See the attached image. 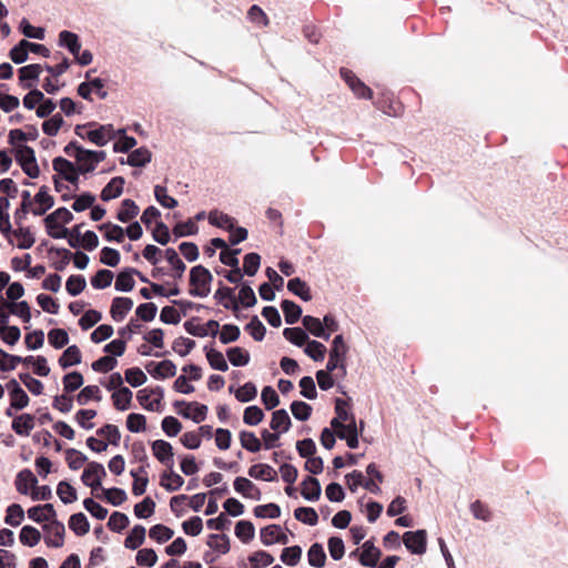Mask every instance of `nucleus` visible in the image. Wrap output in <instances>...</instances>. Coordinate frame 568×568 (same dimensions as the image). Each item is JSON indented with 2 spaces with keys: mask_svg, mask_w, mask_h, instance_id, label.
Segmentation results:
<instances>
[{
  "mask_svg": "<svg viewBox=\"0 0 568 568\" xmlns=\"http://www.w3.org/2000/svg\"><path fill=\"white\" fill-rule=\"evenodd\" d=\"M58 44L65 48L73 57H78L81 50V42L77 33L63 30L59 33Z\"/></svg>",
  "mask_w": 568,
  "mask_h": 568,
  "instance_id": "nucleus-21",
  "label": "nucleus"
},
{
  "mask_svg": "<svg viewBox=\"0 0 568 568\" xmlns=\"http://www.w3.org/2000/svg\"><path fill=\"white\" fill-rule=\"evenodd\" d=\"M24 518V511L21 505L11 504L7 508L4 523L12 527H18Z\"/></svg>",
  "mask_w": 568,
  "mask_h": 568,
  "instance_id": "nucleus-53",
  "label": "nucleus"
},
{
  "mask_svg": "<svg viewBox=\"0 0 568 568\" xmlns=\"http://www.w3.org/2000/svg\"><path fill=\"white\" fill-rule=\"evenodd\" d=\"M101 398V392L97 385H88L77 395V402L81 406L87 405L91 399L99 402Z\"/></svg>",
  "mask_w": 568,
  "mask_h": 568,
  "instance_id": "nucleus-61",
  "label": "nucleus"
},
{
  "mask_svg": "<svg viewBox=\"0 0 568 568\" xmlns=\"http://www.w3.org/2000/svg\"><path fill=\"white\" fill-rule=\"evenodd\" d=\"M113 277L112 271L101 268L91 277V285L95 290H104L111 285Z\"/></svg>",
  "mask_w": 568,
  "mask_h": 568,
  "instance_id": "nucleus-48",
  "label": "nucleus"
},
{
  "mask_svg": "<svg viewBox=\"0 0 568 568\" xmlns=\"http://www.w3.org/2000/svg\"><path fill=\"white\" fill-rule=\"evenodd\" d=\"M303 498L307 501H316L320 499L322 494V488L320 480L316 477L307 476L302 481V491Z\"/></svg>",
  "mask_w": 568,
  "mask_h": 568,
  "instance_id": "nucleus-18",
  "label": "nucleus"
},
{
  "mask_svg": "<svg viewBox=\"0 0 568 568\" xmlns=\"http://www.w3.org/2000/svg\"><path fill=\"white\" fill-rule=\"evenodd\" d=\"M106 476L104 466L98 462H89L81 475V481L92 488L102 489V479Z\"/></svg>",
  "mask_w": 568,
  "mask_h": 568,
  "instance_id": "nucleus-5",
  "label": "nucleus"
},
{
  "mask_svg": "<svg viewBox=\"0 0 568 568\" xmlns=\"http://www.w3.org/2000/svg\"><path fill=\"white\" fill-rule=\"evenodd\" d=\"M290 408H291V412H292L294 418H296L297 420H301V422L307 420L311 417L312 410H313V408L310 404H307L306 402H302V400L292 402Z\"/></svg>",
  "mask_w": 568,
  "mask_h": 568,
  "instance_id": "nucleus-63",
  "label": "nucleus"
},
{
  "mask_svg": "<svg viewBox=\"0 0 568 568\" xmlns=\"http://www.w3.org/2000/svg\"><path fill=\"white\" fill-rule=\"evenodd\" d=\"M248 476L265 481H276L277 473L276 470L267 465V464H255L248 468Z\"/></svg>",
  "mask_w": 568,
  "mask_h": 568,
  "instance_id": "nucleus-22",
  "label": "nucleus"
},
{
  "mask_svg": "<svg viewBox=\"0 0 568 568\" xmlns=\"http://www.w3.org/2000/svg\"><path fill=\"white\" fill-rule=\"evenodd\" d=\"M87 286V281L83 275H70L65 282V290L71 296H78L83 292Z\"/></svg>",
  "mask_w": 568,
  "mask_h": 568,
  "instance_id": "nucleus-52",
  "label": "nucleus"
},
{
  "mask_svg": "<svg viewBox=\"0 0 568 568\" xmlns=\"http://www.w3.org/2000/svg\"><path fill=\"white\" fill-rule=\"evenodd\" d=\"M155 503L151 497H145L142 501L134 505V515L139 519H146L154 514Z\"/></svg>",
  "mask_w": 568,
  "mask_h": 568,
  "instance_id": "nucleus-58",
  "label": "nucleus"
},
{
  "mask_svg": "<svg viewBox=\"0 0 568 568\" xmlns=\"http://www.w3.org/2000/svg\"><path fill=\"white\" fill-rule=\"evenodd\" d=\"M146 372L155 379H165L175 376L176 366L170 359H163L161 362H149L145 365Z\"/></svg>",
  "mask_w": 568,
  "mask_h": 568,
  "instance_id": "nucleus-9",
  "label": "nucleus"
},
{
  "mask_svg": "<svg viewBox=\"0 0 568 568\" xmlns=\"http://www.w3.org/2000/svg\"><path fill=\"white\" fill-rule=\"evenodd\" d=\"M235 536L244 544H248L255 536V527L250 520H240L235 525Z\"/></svg>",
  "mask_w": 568,
  "mask_h": 568,
  "instance_id": "nucleus-47",
  "label": "nucleus"
},
{
  "mask_svg": "<svg viewBox=\"0 0 568 568\" xmlns=\"http://www.w3.org/2000/svg\"><path fill=\"white\" fill-rule=\"evenodd\" d=\"M48 341L52 347L60 349L69 343V334L64 328H52L48 333Z\"/></svg>",
  "mask_w": 568,
  "mask_h": 568,
  "instance_id": "nucleus-60",
  "label": "nucleus"
},
{
  "mask_svg": "<svg viewBox=\"0 0 568 568\" xmlns=\"http://www.w3.org/2000/svg\"><path fill=\"white\" fill-rule=\"evenodd\" d=\"M139 214V206L131 199L122 201L121 209L118 211L116 219L122 223H128Z\"/></svg>",
  "mask_w": 568,
  "mask_h": 568,
  "instance_id": "nucleus-44",
  "label": "nucleus"
},
{
  "mask_svg": "<svg viewBox=\"0 0 568 568\" xmlns=\"http://www.w3.org/2000/svg\"><path fill=\"white\" fill-rule=\"evenodd\" d=\"M362 555L359 558L361 565L365 567H376L381 556L382 551L375 547L373 540H366L362 546Z\"/></svg>",
  "mask_w": 568,
  "mask_h": 568,
  "instance_id": "nucleus-16",
  "label": "nucleus"
},
{
  "mask_svg": "<svg viewBox=\"0 0 568 568\" xmlns=\"http://www.w3.org/2000/svg\"><path fill=\"white\" fill-rule=\"evenodd\" d=\"M12 235L21 239V241L18 243V247L20 250H28L32 247L36 242V239L30 229L22 226V223L18 225V229L12 232Z\"/></svg>",
  "mask_w": 568,
  "mask_h": 568,
  "instance_id": "nucleus-59",
  "label": "nucleus"
},
{
  "mask_svg": "<svg viewBox=\"0 0 568 568\" xmlns=\"http://www.w3.org/2000/svg\"><path fill=\"white\" fill-rule=\"evenodd\" d=\"M82 361V354L77 345L68 346L62 355L59 357L58 363L62 369H67L70 366L78 365Z\"/></svg>",
  "mask_w": 568,
  "mask_h": 568,
  "instance_id": "nucleus-26",
  "label": "nucleus"
},
{
  "mask_svg": "<svg viewBox=\"0 0 568 568\" xmlns=\"http://www.w3.org/2000/svg\"><path fill=\"white\" fill-rule=\"evenodd\" d=\"M57 495L63 504H72L78 499L75 488L65 480H61L58 484Z\"/></svg>",
  "mask_w": 568,
  "mask_h": 568,
  "instance_id": "nucleus-56",
  "label": "nucleus"
},
{
  "mask_svg": "<svg viewBox=\"0 0 568 568\" xmlns=\"http://www.w3.org/2000/svg\"><path fill=\"white\" fill-rule=\"evenodd\" d=\"M100 231H105L104 239L108 242L122 243L124 241V229L111 222L102 223L99 225Z\"/></svg>",
  "mask_w": 568,
  "mask_h": 568,
  "instance_id": "nucleus-42",
  "label": "nucleus"
},
{
  "mask_svg": "<svg viewBox=\"0 0 568 568\" xmlns=\"http://www.w3.org/2000/svg\"><path fill=\"white\" fill-rule=\"evenodd\" d=\"M254 516L257 518L276 519L281 516V508L275 503L258 505L253 509Z\"/></svg>",
  "mask_w": 568,
  "mask_h": 568,
  "instance_id": "nucleus-55",
  "label": "nucleus"
},
{
  "mask_svg": "<svg viewBox=\"0 0 568 568\" xmlns=\"http://www.w3.org/2000/svg\"><path fill=\"white\" fill-rule=\"evenodd\" d=\"M405 547L415 555H423L427 548V532L425 529L406 531L403 536Z\"/></svg>",
  "mask_w": 568,
  "mask_h": 568,
  "instance_id": "nucleus-6",
  "label": "nucleus"
},
{
  "mask_svg": "<svg viewBox=\"0 0 568 568\" xmlns=\"http://www.w3.org/2000/svg\"><path fill=\"white\" fill-rule=\"evenodd\" d=\"M34 427V416L28 413L21 414L13 418L11 428L20 436H29Z\"/></svg>",
  "mask_w": 568,
  "mask_h": 568,
  "instance_id": "nucleus-25",
  "label": "nucleus"
},
{
  "mask_svg": "<svg viewBox=\"0 0 568 568\" xmlns=\"http://www.w3.org/2000/svg\"><path fill=\"white\" fill-rule=\"evenodd\" d=\"M348 347L345 344L344 337L342 334L336 335L333 338L329 354H328V361L326 363V368L328 372H334L336 369L343 371V376H346V354H347Z\"/></svg>",
  "mask_w": 568,
  "mask_h": 568,
  "instance_id": "nucleus-2",
  "label": "nucleus"
},
{
  "mask_svg": "<svg viewBox=\"0 0 568 568\" xmlns=\"http://www.w3.org/2000/svg\"><path fill=\"white\" fill-rule=\"evenodd\" d=\"M19 539L22 545L34 547L41 540V534L36 527L26 525L20 530Z\"/></svg>",
  "mask_w": 568,
  "mask_h": 568,
  "instance_id": "nucleus-45",
  "label": "nucleus"
},
{
  "mask_svg": "<svg viewBox=\"0 0 568 568\" xmlns=\"http://www.w3.org/2000/svg\"><path fill=\"white\" fill-rule=\"evenodd\" d=\"M242 448L250 453H257L262 449V442L253 432L241 430L239 434Z\"/></svg>",
  "mask_w": 568,
  "mask_h": 568,
  "instance_id": "nucleus-41",
  "label": "nucleus"
},
{
  "mask_svg": "<svg viewBox=\"0 0 568 568\" xmlns=\"http://www.w3.org/2000/svg\"><path fill=\"white\" fill-rule=\"evenodd\" d=\"M87 152H90V150L83 149L79 150V153H74L77 171H80L81 174H87L94 171L98 165L93 158L88 156Z\"/></svg>",
  "mask_w": 568,
  "mask_h": 568,
  "instance_id": "nucleus-36",
  "label": "nucleus"
},
{
  "mask_svg": "<svg viewBox=\"0 0 568 568\" xmlns=\"http://www.w3.org/2000/svg\"><path fill=\"white\" fill-rule=\"evenodd\" d=\"M34 202L39 204L38 207L31 210L36 216L45 214L54 205V199L48 193V187L42 185L39 192L34 195Z\"/></svg>",
  "mask_w": 568,
  "mask_h": 568,
  "instance_id": "nucleus-19",
  "label": "nucleus"
},
{
  "mask_svg": "<svg viewBox=\"0 0 568 568\" xmlns=\"http://www.w3.org/2000/svg\"><path fill=\"white\" fill-rule=\"evenodd\" d=\"M302 324L305 327V331L310 332L315 337L323 338L325 341L329 339L331 334L325 329L324 324L320 318L312 315H305L302 317Z\"/></svg>",
  "mask_w": 568,
  "mask_h": 568,
  "instance_id": "nucleus-17",
  "label": "nucleus"
},
{
  "mask_svg": "<svg viewBox=\"0 0 568 568\" xmlns=\"http://www.w3.org/2000/svg\"><path fill=\"white\" fill-rule=\"evenodd\" d=\"M73 220V214L64 206L58 207L52 213L48 214L43 219L47 234L50 236V232H54L58 221L63 224H69Z\"/></svg>",
  "mask_w": 568,
  "mask_h": 568,
  "instance_id": "nucleus-12",
  "label": "nucleus"
},
{
  "mask_svg": "<svg viewBox=\"0 0 568 568\" xmlns=\"http://www.w3.org/2000/svg\"><path fill=\"white\" fill-rule=\"evenodd\" d=\"M145 527L135 525L124 540V547L131 550L138 549L145 540Z\"/></svg>",
  "mask_w": 568,
  "mask_h": 568,
  "instance_id": "nucleus-32",
  "label": "nucleus"
},
{
  "mask_svg": "<svg viewBox=\"0 0 568 568\" xmlns=\"http://www.w3.org/2000/svg\"><path fill=\"white\" fill-rule=\"evenodd\" d=\"M193 408L194 413L191 414L187 409L179 410V414L183 418L192 419L195 424H200L205 420L209 412V407L205 404H200L197 402H192L189 404V408Z\"/></svg>",
  "mask_w": 568,
  "mask_h": 568,
  "instance_id": "nucleus-34",
  "label": "nucleus"
},
{
  "mask_svg": "<svg viewBox=\"0 0 568 568\" xmlns=\"http://www.w3.org/2000/svg\"><path fill=\"white\" fill-rule=\"evenodd\" d=\"M176 239L195 235L199 232V226L193 219H189L184 222H179L172 230Z\"/></svg>",
  "mask_w": 568,
  "mask_h": 568,
  "instance_id": "nucleus-49",
  "label": "nucleus"
},
{
  "mask_svg": "<svg viewBox=\"0 0 568 568\" xmlns=\"http://www.w3.org/2000/svg\"><path fill=\"white\" fill-rule=\"evenodd\" d=\"M164 253L166 261L173 268V273L171 274L172 277L181 278L186 268L185 263L180 258L178 252L172 247L166 248Z\"/></svg>",
  "mask_w": 568,
  "mask_h": 568,
  "instance_id": "nucleus-39",
  "label": "nucleus"
},
{
  "mask_svg": "<svg viewBox=\"0 0 568 568\" xmlns=\"http://www.w3.org/2000/svg\"><path fill=\"white\" fill-rule=\"evenodd\" d=\"M342 79L347 83L353 93L359 99H371L372 90L368 88L361 79L356 77V74L346 69L341 68L339 70Z\"/></svg>",
  "mask_w": 568,
  "mask_h": 568,
  "instance_id": "nucleus-8",
  "label": "nucleus"
},
{
  "mask_svg": "<svg viewBox=\"0 0 568 568\" xmlns=\"http://www.w3.org/2000/svg\"><path fill=\"white\" fill-rule=\"evenodd\" d=\"M160 484L166 491H176L183 486L184 479L171 468L161 475Z\"/></svg>",
  "mask_w": 568,
  "mask_h": 568,
  "instance_id": "nucleus-38",
  "label": "nucleus"
},
{
  "mask_svg": "<svg viewBox=\"0 0 568 568\" xmlns=\"http://www.w3.org/2000/svg\"><path fill=\"white\" fill-rule=\"evenodd\" d=\"M226 356L230 363L235 367L246 366L251 359L250 353L239 346L227 348Z\"/></svg>",
  "mask_w": 568,
  "mask_h": 568,
  "instance_id": "nucleus-37",
  "label": "nucleus"
},
{
  "mask_svg": "<svg viewBox=\"0 0 568 568\" xmlns=\"http://www.w3.org/2000/svg\"><path fill=\"white\" fill-rule=\"evenodd\" d=\"M135 286V281L133 278L132 267H125L121 272L118 273L114 288L118 292L128 293L131 292Z\"/></svg>",
  "mask_w": 568,
  "mask_h": 568,
  "instance_id": "nucleus-28",
  "label": "nucleus"
},
{
  "mask_svg": "<svg viewBox=\"0 0 568 568\" xmlns=\"http://www.w3.org/2000/svg\"><path fill=\"white\" fill-rule=\"evenodd\" d=\"M209 222L213 226L224 229L227 231L234 229L235 219L230 216L229 214L214 210L209 213Z\"/></svg>",
  "mask_w": 568,
  "mask_h": 568,
  "instance_id": "nucleus-40",
  "label": "nucleus"
},
{
  "mask_svg": "<svg viewBox=\"0 0 568 568\" xmlns=\"http://www.w3.org/2000/svg\"><path fill=\"white\" fill-rule=\"evenodd\" d=\"M206 545L214 551L225 555L230 551V538L225 534H211Z\"/></svg>",
  "mask_w": 568,
  "mask_h": 568,
  "instance_id": "nucleus-35",
  "label": "nucleus"
},
{
  "mask_svg": "<svg viewBox=\"0 0 568 568\" xmlns=\"http://www.w3.org/2000/svg\"><path fill=\"white\" fill-rule=\"evenodd\" d=\"M62 383L67 393H73L83 385V376L80 372L73 371L63 376Z\"/></svg>",
  "mask_w": 568,
  "mask_h": 568,
  "instance_id": "nucleus-62",
  "label": "nucleus"
},
{
  "mask_svg": "<svg viewBox=\"0 0 568 568\" xmlns=\"http://www.w3.org/2000/svg\"><path fill=\"white\" fill-rule=\"evenodd\" d=\"M132 298L125 296H116L112 300L110 315L113 321L122 322L126 314L132 310Z\"/></svg>",
  "mask_w": 568,
  "mask_h": 568,
  "instance_id": "nucleus-14",
  "label": "nucleus"
},
{
  "mask_svg": "<svg viewBox=\"0 0 568 568\" xmlns=\"http://www.w3.org/2000/svg\"><path fill=\"white\" fill-rule=\"evenodd\" d=\"M233 487L236 493L245 498L253 500H261L262 498L261 489L245 477H236L233 481Z\"/></svg>",
  "mask_w": 568,
  "mask_h": 568,
  "instance_id": "nucleus-13",
  "label": "nucleus"
},
{
  "mask_svg": "<svg viewBox=\"0 0 568 568\" xmlns=\"http://www.w3.org/2000/svg\"><path fill=\"white\" fill-rule=\"evenodd\" d=\"M43 70V67L39 63L28 64L18 70L19 82L22 89H33L34 82L39 80V77Z\"/></svg>",
  "mask_w": 568,
  "mask_h": 568,
  "instance_id": "nucleus-11",
  "label": "nucleus"
},
{
  "mask_svg": "<svg viewBox=\"0 0 568 568\" xmlns=\"http://www.w3.org/2000/svg\"><path fill=\"white\" fill-rule=\"evenodd\" d=\"M291 426V417L286 409L281 408L273 412L272 419L270 423V427L272 430L285 434L290 430Z\"/></svg>",
  "mask_w": 568,
  "mask_h": 568,
  "instance_id": "nucleus-23",
  "label": "nucleus"
},
{
  "mask_svg": "<svg viewBox=\"0 0 568 568\" xmlns=\"http://www.w3.org/2000/svg\"><path fill=\"white\" fill-rule=\"evenodd\" d=\"M14 484L20 494L28 495L29 488L36 487L38 479L30 469L24 468L18 473Z\"/></svg>",
  "mask_w": 568,
  "mask_h": 568,
  "instance_id": "nucleus-24",
  "label": "nucleus"
},
{
  "mask_svg": "<svg viewBox=\"0 0 568 568\" xmlns=\"http://www.w3.org/2000/svg\"><path fill=\"white\" fill-rule=\"evenodd\" d=\"M163 398L164 388L162 386L142 388L136 393L139 404L149 412L161 413L163 410L161 405Z\"/></svg>",
  "mask_w": 568,
  "mask_h": 568,
  "instance_id": "nucleus-4",
  "label": "nucleus"
},
{
  "mask_svg": "<svg viewBox=\"0 0 568 568\" xmlns=\"http://www.w3.org/2000/svg\"><path fill=\"white\" fill-rule=\"evenodd\" d=\"M287 290L304 302L312 300L310 286L300 277H293L287 282Z\"/></svg>",
  "mask_w": 568,
  "mask_h": 568,
  "instance_id": "nucleus-29",
  "label": "nucleus"
},
{
  "mask_svg": "<svg viewBox=\"0 0 568 568\" xmlns=\"http://www.w3.org/2000/svg\"><path fill=\"white\" fill-rule=\"evenodd\" d=\"M281 308L286 324L293 325L302 317V307L291 300H283Z\"/></svg>",
  "mask_w": 568,
  "mask_h": 568,
  "instance_id": "nucleus-31",
  "label": "nucleus"
},
{
  "mask_svg": "<svg viewBox=\"0 0 568 568\" xmlns=\"http://www.w3.org/2000/svg\"><path fill=\"white\" fill-rule=\"evenodd\" d=\"M14 156L24 174L30 179H37L39 176L40 169L37 163L36 152L31 146L27 144L18 145Z\"/></svg>",
  "mask_w": 568,
  "mask_h": 568,
  "instance_id": "nucleus-3",
  "label": "nucleus"
},
{
  "mask_svg": "<svg viewBox=\"0 0 568 568\" xmlns=\"http://www.w3.org/2000/svg\"><path fill=\"white\" fill-rule=\"evenodd\" d=\"M307 560L310 566L322 568L326 561V554L324 547L320 542L313 544L307 551Z\"/></svg>",
  "mask_w": 568,
  "mask_h": 568,
  "instance_id": "nucleus-43",
  "label": "nucleus"
},
{
  "mask_svg": "<svg viewBox=\"0 0 568 568\" xmlns=\"http://www.w3.org/2000/svg\"><path fill=\"white\" fill-rule=\"evenodd\" d=\"M43 531L48 535L44 542L48 547L60 548L64 544V525L59 520H51L42 526Z\"/></svg>",
  "mask_w": 568,
  "mask_h": 568,
  "instance_id": "nucleus-7",
  "label": "nucleus"
},
{
  "mask_svg": "<svg viewBox=\"0 0 568 568\" xmlns=\"http://www.w3.org/2000/svg\"><path fill=\"white\" fill-rule=\"evenodd\" d=\"M153 456L169 469L174 465V453L172 445L164 439H156L152 443Z\"/></svg>",
  "mask_w": 568,
  "mask_h": 568,
  "instance_id": "nucleus-10",
  "label": "nucleus"
},
{
  "mask_svg": "<svg viewBox=\"0 0 568 568\" xmlns=\"http://www.w3.org/2000/svg\"><path fill=\"white\" fill-rule=\"evenodd\" d=\"M203 351L205 353V357H206L211 368H213L215 371H220V372H226L229 369L227 362H226L224 355L222 354V352H220L213 347H210L207 345H205L203 347Z\"/></svg>",
  "mask_w": 568,
  "mask_h": 568,
  "instance_id": "nucleus-27",
  "label": "nucleus"
},
{
  "mask_svg": "<svg viewBox=\"0 0 568 568\" xmlns=\"http://www.w3.org/2000/svg\"><path fill=\"white\" fill-rule=\"evenodd\" d=\"M113 405L118 410L124 412L130 408L133 393L129 387H120L112 394Z\"/></svg>",
  "mask_w": 568,
  "mask_h": 568,
  "instance_id": "nucleus-30",
  "label": "nucleus"
},
{
  "mask_svg": "<svg viewBox=\"0 0 568 568\" xmlns=\"http://www.w3.org/2000/svg\"><path fill=\"white\" fill-rule=\"evenodd\" d=\"M152 153L144 146L133 150L126 159L121 158V164H128L134 168L145 166L151 162Z\"/></svg>",
  "mask_w": 568,
  "mask_h": 568,
  "instance_id": "nucleus-15",
  "label": "nucleus"
},
{
  "mask_svg": "<svg viewBox=\"0 0 568 568\" xmlns=\"http://www.w3.org/2000/svg\"><path fill=\"white\" fill-rule=\"evenodd\" d=\"M173 529L162 524H156L152 526L149 530L150 538L154 539L159 544L166 542L173 537Z\"/></svg>",
  "mask_w": 568,
  "mask_h": 568,
  "instance_id": "nucleus-50",
  "label": "nucleus"
},
{
  "mask_svg": "<svg viewBox=\"0 0 568 568\" xmlns=\"http://www.w3.org/2000/svg\"><path fill=\"white\" fill-rule=\"evenodd\" d=\"M65 460L71 470H78L88 462V457L75 448H68L65 450Z\"/></svg>",
  "mask_w": 568,
  "mask_h": 568,
  "instance_id": "nucleus-57",
  "label": "nucleus"
},
{
  "mask_svg": "<svg viewBox=\"0 0 568 568\" xmlns=\"http://www.w3.org/2000/svg\"><path fill=\"white\" fill-rule=\"evenodd\" d=\"M212 273L203 265H195L190 270L189 294L193 297H206L211 293Z\"/></svg>",
  "mask_w": 568,
  "mask_h": 568,
  "instance_id": "nucleus-1",
  "label": "nucleus"
},
{
  "mask_svg": "<svg viewBox=\"0 0 568 568\" xmlns=\"http://www.w3.org/2000/svg\"><path fill=\"white\" fill-rule=\"evenodd\" d=\"M283 336L297 347H302L308 342V334L301 327H286L283 331Z\"/></svg>",
  "mask_w": 568,
  "mask_h": 568,
  "instance_id": "nucleus-46",
  "label": "nucleus"
},
{
  "mask_svg": "<svg viewBox=\"0 0 568 568\" xmlns=\"http://www.w3.org/2000/svg\"><path fill=\"white\" fill-rule=\"evenodd\" d=\"M294 517L308 526H315L318 523V515L312 507H298L294 510Z\"/></svg>",
  "mask_w": 568,
  "mask_h": 568,
  "instance_id": "nucleus-54",
  "label": "nucleus"
},
{
  "mask_svg": "<svg viewBox=\"0 0 568 568\" xmlns=\"http://www.w3.org/2000/svg\"><path fill=\"white\" fill-rule=\"evenodd\" d=\"M102 491L105 500L114 507L121 506L128 499V495L123 488H102Z\"/></svg>",
  "mask_w": 568,
  "mask_h": 568,
  "instance_id": "nucleus-51",
  "label": "nucleus"
},
{
  "mask_svg": "<svg viewBox=\"0 0 568 568\" xmlns=\"http://www.w3.org/2000/svg\"><path fill=\"white\" fill-rule=\"evenodd\" d=\"M125 180L122 176L112 178L109 183L102 189L100 197L102 201L108 202L119 197L123 192Z\"/></svg>",
  "mask_w": 568,
  "mask_h": 568,
  "instance_id": "nucleus-20",
  "label": "nucleus"
},
{
  "mask_svg": "<svg viewBox=\"0 0 568 568\" xmlns=\"http://www.w3.org/2000/svg\"><path fill=\"white\" fill-rule=\"evenodd\" d=\"M248 561L251 568H262L271 566L274 562V557L265 550H257L248 556Z\"/></svg>",
  "mask_w": 568,
  "mask_h": 568,
  "instance_id": "nucleus-64",
  "label": "nucleus"
},
{
  "mask_svg": "<svg viewBox=\"0 0 568 568\" xmlns=\"http://www.w3.org/2000/svg\"><path fill=\"white\" fill-rule=\"evenodd\" d=\"M69 528L77 536H84L90 530V523L83 513H77L70 516Z\"/></svg>",
  "mask_w": 568,
  "mask_h": 568,
  "instance_id": "nucleus-33",
  "label": "nucleus"
}]
</instances>
